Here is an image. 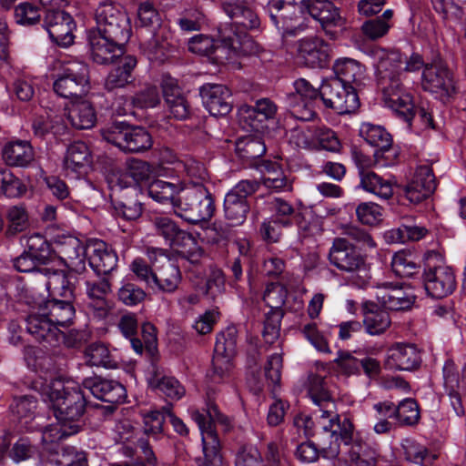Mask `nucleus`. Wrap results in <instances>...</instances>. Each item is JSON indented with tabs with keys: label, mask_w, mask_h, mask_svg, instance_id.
Masks as SVG:
<instances>
[{
	"label": "nucleus",
	"mask_w": 466,
	"mask_h": 466,
	"mask_svg": "<svg viewBox=\"0 0 466 466\" xmlns=\"http://www.w3.org/2000/svg\"><path fill=\"white\" fill-rule=\"evenodd\" d=\"M360 136L370 146L377 147L374 157L380 167L396 164L400 155L399 148L393 146L391 135L382 126L363 123L360 127Z\"/></svg>",
	"instance_id": "9"
},
{
	"label": "nucleus",
	"mask_w": 466,
	"mask_h": 466,
	"mask_svg": "<svg viewBox=\"0 0 466 466\" xmlns=\"http://www.w3.org/2000/svg\"><path fill=\"white\" fill-rule=\"evenodd\" d=\"M391 268L396 276L407 278L416 272V263L412 260L411 255L405 251L395 253L391 259Z\"/></svg>",
	"instance_id": "61"
},
{
	"label": "nucleus",
	"mask_w": 466,
	"mask_h": 466,
	"mask_svg": "<svg viewBox=\"0 0 466 466\" xmlns=\"http://www.w3.org/2000/svg\"><path fill=\"white\" fill-rule=\"evenodd\" d=\"M436 178L428 165L417 167L411 181L405 187L404 193L410 203L418 204L430 198L436 189Z\"/></svg>",
	"instance_id": "23"
},
{
	"label": "nucleus",
	"mask_w": 466,
	"mask_h": 466,
	"mask_svg": "<svg viewBox=\"0 0 466 466\" xmlns=\"http://www.w3.org/2000/svg\"><path fill=\"white\" fill-rule=\"evenodd\" d=\"M82 384L95 398L105 402L118 404L127 398L125 387L114 380L95 376L86 378Z\"/></svg>",
	"instance_id": "24"
},
{
	"label": "nucleus",
	"mask_w": 466,
	"mask_h": 466,
	"mask_svg": "<svg viewBox=\"0 0 466 466\" xmlns=\"http://www.w3.org/2000/svg\"><path fill=\"white\" fill-rule=\"evenodd\" d=\"M375 296L378 301L390 310H406L411 308L416 297L410 289L399 284L384 282L377 287Z\"/></svg>",
	"instance_id": "21"
},
{
	"label": "nucleus",
	"mask_w": 466,
	"mask_h": 466,
	"mask_svg": "<svg viewBox=\"0 0 466 466\" xmlns=\"http://www.w3.org/2000/svg\"><path fill=\"white\" fill-rule=\"evenodd\" d=\"M56 420L67 421L70 424H80L86 407V398L78 385L67 383L62 390L56 389L51 393Z\"/></svg>",
	"instance_id": "6"
},
{
	"label": "nucleus",
	"mask_w": 466,
	"mask_h": 466,
	"mask_svg": "<svg viewBox=\"0 0 466 466\" xmlns=\"http://www.w3.org/2000/svg\"><path fill=\"white\" fill-rule=\"evenodd\" d=\"M308 394L318 407L313 411L316 420L315 435L321 447L322 458L338 459L341 453V443L349 446L353 441L355 426L349 417L340 420L336 404L327 390L324 379L316 374L309 377Z\"/></svg>",
	"instance_id": "1"
},
{
	"label": "nucleus",
	"mask_w": 466,
	"mask_h": 466,
	"mask_svg": "<svg viewBox=\"0 0 466 466\" xmlns=\"http://www.w3.org/2000/svg\"><path fill=\"white\" fill-rule=\"evenodd\" d=\"M356 216L361 224L376 225L382 219V208L373 202H362L356 208Z\"/></svg>",
	"instance_id": "64"
},
{
	"label": "nucleus",
	"mask_w": 466,
	"mask_h": 466,
	"mask_svg": "<svg viewBox=\"0 0 466 466\" xmlns=\"http://www.w3.org/2000/svg\"><path fill=\"white\" fill-rule=\"evenodd\" d=\"M278 106L269 98H261L256 101L254 106L241 107V119L248 123L250 129L259 131L264 127V123L273 119L277 114Z\"/></svg>",
	"instance_id": "28"
},
{
	"label": "nucleus",
	"mask_w": 466,
	"mask_h": 466,
	"mask_svg": "<svg viewBox=\"0 0 466 466\" xmlns=\"http://www.w3.org/2000/svg\"><path fill=\"white\" fill-rule=\"evenodd\" d=\"M374 66L382 86L383 103L404 121L410 123L413 116V101L400 80L402 73L403 57L397 50L378 48L373 51Z\"/></svg>",
	"instance_id": "2"
},
{
	"label": "nucleus",
	"mask_w": 466,
	"mask_h": 466,
	"mask_svg": "<svg viewBox=\"0 0 466 466\" xmlns=\"http://www.w3.org/2000/svg\"><path fill=\"white\" fill-rule=\"evenodd\" d=\"M55 92L64 98H81L88 91V67L82 62H70L53 85Z\"/></svg>",
	"instance_id": "10"
},
{
	"label": "nucleus",
	"mask_w": 466,
	"mask_h": 466,
	"mask_svg": "<svg viewBox=\"0 0 466 466\" xmlns=\"http://www.w3.org/2000/svg\"><path fill=\"white\" fill-rule=\"evenodd\" d=\"M199 94L210 115L226 116L232 110V93L227 86L207 83L200 86Z\"/></svg>",
	"instance_id": "20"
},
{
	"label": "nucleus",
	"mask_w": 466,
	"mask_h": 466,
	"mask_svg": "<svg viewBox=\"0 0 466 466\" xmlns=\"http://www.w3.org/2000/svg\"><path fill=\"white\" fill-rule=\"evenodd\" d=\"M44 26L57 46L67 47L74 43L76 25L70 14L61 9H49L45 15Z\"/></svg>",
	"instance_id": "15"
},
{
	"label": "nucleus",
	"mask_w": 466,
	"mask_h": 466,
	"mask_svg": "<svg viewBox=\"0 0 466 466\" xmlns=\"http://www.w3.org/2000/svg\"><path fill=\"white\" fill-rule=\"evenodd\" d=\"M317 100H298L294 96H287V104L291 116L301 121H310L317 116Z\"/></svg>",
	"instance_id": "51"
},
{
	"label": "nucleus",
	"mask_w": 466,
	"mask_h": 466,
	"mask_svg": "<svg viewBox=\"0 0 466 466\" xmlns=\"http://www.w3.org/2000/svg\"><path fill=\"white\" fill-rule=\"evenodd\" d=\"M26 330L36 340L46 342L51 347L60 345L63 331L54 325L53 322L42 312L30 313L26 319Z\"/></svg>",
	"instance_id": "25"
},
{
	"label": "nucleus",
	"mask_w": 466,
	"mask_h": 466,
	"mask_svg": "<svg viewBox=\"0 0 466 466\" xmlns=\"http://www.w3.org/2000/svg\"><path fill=\"white\" fill-rule=\"evenodd\" d=\"M329 56V44L320 37H305L297 42V60L306 66L323 67Z\"/></svg>",
	"instance_id": "18"
},
{
	"label": "nucleus",
	"mask_w": 466,
	"mask_h": 466,
	"mask_svg": "<svg viewBox=\"0 0 466 466\" xmlns=\"http://www.w3.org/2000/svg\"><path fill=\"white\" fill-rule=\"evenodd\" d=\"M177 216L192 224L207 221L215 212V202L208 189L199 182L182 187L174 202Z\"/></svg>",
	"instance_id": "4"
},
{
	"label": "nucleus",
	"mask_w": 466,
	"mask_h": 466,
	"mask_svg": "<svg viewBox=\"0 0 466 466\" xmlns=\"http://www.w3.org/2000/svg\"><path fill=\"white\" fill-rule=\"evenodd\" d=\"M118 66L114 68L106 79V87L108 90L124 87L132 81V72L137 66V60L132 55H126L117 60Z\"/></svg>",
	"instance_id": "40"
},
{
	"label": "nucleus",
	"mask_w": 466,
	"mask_h": 466,
	"mask_svg": "<svg viewBox=\"0 0 466 466\" xmlns=\"http://www.w3.org/2000/svg\"><path fill=\"white\" fill-rule=\"evenodd\" d=\"M403 447L406 459L420 466H430L437 459L436 454L416 441H407Z\"/></svg>",
	"instance_id": "55"
},
{
	"label": "nucleus",
	"mask_w": 466,
	"mask_h": 466,
	"mask_svg": "<svg viewBox=\"0 0 466 466\" xmlns=\"http://www.w3.org/2000/svg\"><path fill=\"white\" fill-rule=\"evenodd\" d=\"M130 35L114 36L110 33L90 30L88 44L93 61L99 65H108L125 56V44Z\"/></svg>",
	"instance_id": "8"
},
{
	"label": "nucleus",
	"mask_w": 466,
	"mask_h": 466,
	"mask_svg": "<svg viewBox=\"0 0 466 466\" xmlns=\"http://www.w3.org/2000/svg\"><path fill=\"white\" fill-rule=\"evenodd\" d=\"M55 251L76 272L85 269L87 247L73 236H58L55 238Z\"/></svg>",
	"instance_id": "22"
},
{
	"label": "nucleus",
	"mask_w": 466,
	"mask_h": 466,
	"mask_svg": "<svg viewBox=\"0 0 466 466\" xmlns=\"http://www.w3.org/2000/svg\"><path fill=\"white\" fill-rule=\"evenodd\" d=\"M423 283L427 294L438 299L451 295L457 285L453 269L446 265L428 266L423 273Z\"/></svg>",
	"instance_id": "17"
},
{
	"label": "nucleus",
	"mask_w": 466,
	"mask_h": 466,
	"mask_svg": "<svg viewBox=\"0 0 466 466\" xmlns=\"http://www.w3.org/2000/svg\"><path fill=\"white\" fill-rule=\"evenodd\" d=\"M181 188L182 187L179 184L156 179L149 183L147 194L158 203L165 204L169 202L174 207V202L177 200Z\"/></svg>",
	"instance_id": "45"
},
{
	"label": "nucleus",
	"mask_w": 466,
	"mask_h": 466,
	"mask_svg": "<svg viewBox=\"0 0 466 466\" xmlns=\"http://www.w3.org/2000/svg\"><path fill=\"white\" fill-rule=\"evenodd\" d=\"M420 418L419 405L414 399H404L397 405L395 420L400 425L413 426L419 422Z\"/></svg>",
	"instance_id": "50"
},
{
	"label": "nucleus",
	"mask_w": 466,
	"mask_h": 466,
	"mask_svg": "<svg viewBox=\"0 0 466 466\" xmlns=\"http://www.w3.org/2000/svg\"><path fill=\"white\" fill-rule=\"evenodd\" d=\"M288 289L279 283H270L266 287L263 300L272 312H283Z\"/></svg>",
	"instance_id": "54"
},
{
	"label": "nucleus",
	"mask_w": 466,
	"mask_h": 466,
	"mask_svg": "<svg viewBox=\"0 0 466 466\" xmlns=\"http://www.w3.org/2000/svg\"><path fill=\"white\" fill-rule=\"evenodd\" d=\"M14 18L16 24L29 26L40 21L41 14L39 9L31 3H20L15 7Z\"/></svg>",
	"instance_id": "58"
},
{
	"label": "nucleus",
	"mask_w": 466,
	"mask_h": 466,
	"mask_svg": "<svg viewBox=\"0 0 466 466\" xmlns=\"http://www.w3.org/2000/svg\"><path fill=\"white\" fill-rule=\"evenodd\" d=\"M335 81L345 86H353L355 90L364 77V67L357 60L348 57L339 58L333 65Z\"/></svg>",
	"instance_id": "37"
},
{
	"label": "nucleus",
	"mask_w": 466,
	"mask_h": 466,
	"mask_svg": "<svg viewBox=\"0 0 466 466\" xmlns=\"http://www.w3.org/2000/svg\"><path fill=\"white\" fill-rule=\"evenodd\" d=\"M443 389L450 400V404L455 414L459 417L465 415V407L462 393L466 389V361L460 370L454 360L447 359L442 367Z\"/></svg>",
	"instance_id": "13"
},
{
	"label": "nucleus",
	"mask_w": 466,
	"mask_h": 466,
	"mask_svg": "<svg viewBox=\"0 0 466 466\" xmlns=\"http://www.w3.org/2000/svg\"><path fill=\"white\" fill-rule=\"evenodd\" d=\"M331 265L339 270L356 273L366 269L365 258L346 238H336L329 252Z\"/></svg>",
	"instance_id": "16"
},
{
	"label": "nucleus",
	"mask_w": 466,
	"mask_h": 466,
	"mask_svg": "<svg viewBox=\"0 0 466 466\" xmlns=\"http://www.w3.org/2000/svg\"><path fill=\"white\" fill-rule=\"evenodd\" d=\"M39 311H42L56 327L68 325L76 312L70 299H58L56 298L48 299L44 304H41Z\"/></svg>",
	"instance_id": "35"
},
{
	"label": "nucleus",
	"mask_w": 466,
	"mask_h": 466,
	"mask_svg": "<svg viewBox=\"0 0 466 466\" xmlns=\"http://www.w3.org/2000/svg\"><path fill=\"white\" fill-rule=\"evenodd\" d=\"M152 224L157 235L162 237L169 247H181L186 240L191 239V235L179 228L168 217L157 216L152 219Z\"/></svg>",
	"instance_id": "33"
},
{
	"label": "nucleus",
	"mask_w": 466,
	"mask_h": 466,
	"mask_svg": "<svg viewBox=\"0 0 466 466\" xmlns=\"http://www.w3.org/2000/svg\"><path fill=\"white\" fill-rule=\"evenodd\" d=\"M86 361L89 366L103 367L105 369H116L117 360L111 354L108 348L102 343H93L85 350Z\"/></svg>",
	"instance_id": "46"
},
{
	"label": "nucleus",
	"mask_w": 466,
	"mask_h": 466,
	"mask_svg": "<svg viewBox=\"0 0 466 466\" xmlns=\"http://www.w3.org/2000/svg\"><path fill=\"white\" fill-rule=\"evenodd\" d=\"M188 49L192 53L209 56L216 63H224L232 59L235 55H238L228 43H218L206 35H198L191 37L188 41Z\"/></svg>",
	"instance_id": "26"
},
{
	"label": "nucleus",
	"mask_w": 466,
	"mask_h": 466,
	"mask_svg": "<svg viewBox=\"0 0 466 466\" xmlns=\"http://www.w3.org/2000/svg\"><path fill=\"white\" fill-rule=\"evenodd\" d=\"M272 217L280 220L284 226H291L296 216V209L293 205L282 198H274L270 201Z\"/></svg>",
	"instance_id": "59"
},
{
	"label": "nucleus",
	"mask_w": 466,
	"mask_h": 466,
	"mask_svg": "<svg viewBox=\"0 0 466 466\" xmlns=\"http://www.w3.org/2000/svg\"><path fill=\"white\" fill-rule=\"evenodd\" d=\"M147 381L151 389L158 390L173 400H180L186 393L184 386L175 377L158 371H155Z\"/></svg>",
	"instance_id": "42"
},
{
	"label": "nucleus",
	"mask_w": 466,
	"mask_h": 466,
	"mask_svg": "<svg viewBox=\"0 0 466 466\" xmlns=\"http://www.w3.org/2000/svg\"><path fill=\"white\" fill-rule=\"evenodd\" d=\"M420 356L413 345L397 343L389 349L386 366L391 370H412L419 367Z\"/></svg>",
	"instance_id": "29"
},
{
	"label": "nucleus",
	"mask_w": 466,
	"mask_h": 466,
	"mask_svg": "<svg viewBox=\"0 0 466 466\" xmlns=\"http://www.w3.org/2000/svg\"><path fill=\"white\" fill-rule=\"evenodd\" d=\"M236 351L237 329L235 328H228L225 331L218 334L215 344V353L234 357Z\"/></svg>",
	"instance_id": "62"
},
{
	"label": "nucleus",
	"mask_w": 466,
	"mask_h": 466,
	"mask_svg": "<svg viewBox=\"0 0 466 466\" xmlns=\"http://www.w3.org/2000/svg\"><path fill=\"white\" fill-rule=\"evenodd\" d=\"M89 266L97 275H106L117 266L116 253L102 240H96L87 246Z\"/></svg>",
	"instance_id": "27"
},
{
	"label": "nucleus",
	"mask_w": 466,
	"mask_h": 466,
	"mask_svg": "<svg viewBox=\"0 0 466 466\" xmlns=\"http://www.w3.org/2000/svg\"><path fill=\"white\" fill-rule=\"evenodd\" d=\"M42 270L46 277V288L52 299L60 297L62 299H70L73 298V286L64 270L46 268Z\"/></svg>",
	"instance_id": "39"
},
{
	"label": "nucleus",
	"mask_w": 466,
	"mask_h": 466,
	"mask_svg": "<svg viewBox=\"0 0 466 466\" xmlns=\"http://www.w3.org/2000/svg\"><path fill=\"white\" fill-rule=\"evenodd\" d=\"M236 153L246 160H254L266 153L264 142L258 137H245L236 141Z\"/></svg>",
	"instance_id": "49"
},
{
	"label": "nucleus",
	"mask_w": 466,
	"mask_h": 466,
	"mask_svg": "<svg viewBox=\"0 0 466 466\" xmlns=\"http://www.w3.org/2000/svg\"><path fill=\"white\" fill-rule=\"evenodd\" d=\"M181 279L179 268L170 258H165V261L156 268L153 287L164 293H174Z\"/></svg>",
	"instance_id": "36"
},
{
	"label": "nucleus",
	"mask_w": 466,
	"mask_h": 466,
	"mask_svg": "<svg viewBox=\"0 0 466 466\" xmlns=\"http://www.w3.org/2000/svg\"><path fill=\"white\" fill-rule=\"evenodd\" d=\"M363 326L368 334H383L391 325L390 314L370 301L362 303Z\"/></svg>",
	"instance_id": "32"
},
{
	"label": "nucleus",
	"mask_w": 466,
	"mask_h": 466,
	"mask_svg": "<svg viewBox=\"0 0 466 466\" xmlns=\"http://www.w3.org/2000/svg\"><path fill=\"white\" fill-rule=\"evenodd\" d=\"M123 151L137 153L147 150L152 146L150 134L141 127H129Z\"/></svg>",
	"instance_id": "48"
},
{
	"label": "nucleus",
	"mask_w": 466,
	"mask_h": 466,
	"mask_svg": "<svg viewBox=\"0 0 466 466\" xmlns=\"http://www.w3.org/2000/svg\"><path fill=\"white\" fill-rule=\"evenodd\" d=\"M1 191L8 198H19L26 191L25 185L10 171H4L0 178Z\"/></svg>",
	"instance_id": "63"
},
{
	"label": "nucleus",
	"mask_w": 466,
	"mask_h": 466,
	"mask_svg": "<svg viewBox=\"0 0 466 466\" xmlns=\"http://www.w3.org/2000/svg\"><path fill=\"white\" fill-rule=\"evenodd\" d=\"M67 119L76 129H89L96 122L94 106L86 100L74 102L67 110Z\"/></svg>",
	"instance_id": "38"
},
{
	"label": "nucleus",
	"mask_w": 466,
	"mask_h": 466,
	"mask_svg": "<svg viewBox=\"0 0 466 466\" xmlns=\"http://www.w3.org/2000/svg\"><path fill=\"white\" fill-rule=\"evenodd\" d=\"M2 157L9 166L25 167L35 160V151L30 142L17 139L5 145Z\"/></svg>",
	"instance_id": "34"
},
{
	"label": "nucleus",
	"mask_w": 466,
	"mask_h": 466,
	"mask_svg": "<svg viewBox=\"0 0 466 466\" xmlns=\"http://www.w3.org/2000/svg\"><path fill=\"white\" fill-rule=\"evenodd\" d=\"M86 291L88 299L87 308L98 318H104L108 311L106 295L111 291V284L106 278L96 281H86Z\"/></svg>",
	"instance_id": "31"
},
{
	"label": "nucleus",
	"mask_w": 466,
	"mask_h": 466,
	"mask_svg": "<svg viewBox=\"0 0 466 466\" xmlns=\"http://www.w3.org/2000/svg\"><path fill=\"white\" fill-rule=\"evenodd\" d=\"M190 416L198 427L202 441L204 456L197 460L198 466H221L220 442L214 424L218 422L228 429L230 424L228 417L218 410L217 404L209 398L202 411L192 410Z\"/></svg>",
	"instance_id": "3"
},
{
	"label": "nucleus",
	"mask_w": 466,
	"mask_h": 466,
	"mask_svg": "<svg viewBox=\"0 0 466 466\" xmlns=\"http://www.w3.org/2000/svg\"><path fill=\"white\" fill-rule=\"evenodd\" d=\"M145 290L135 283L124 279L117 290V298L126 306H137L146 299Z\"/></svg>",
	"instance_id": "56"
},
{
	"label": "nucleus",
	"mask_w": 466,
	"mask_h": 466,
	"mask_svg": "<svg viewBox=\"0 0 466 466\" xmlns=\"http://www.w3.org/2000/svg\"><path fill=\"white\" fill-rule=\"evenodd\" d=\"M421 88L437 98L447 101L457 92L454 75L441 58L433 59L421 72Z\"/></svg>",
	"instance_id": "5"
},
{
	"label": "nucleus",
	"mask_w": 466,
	"mask_h": 466,
	"mask_svg": "<svg viewBox=\"0 0 466 466\" xmlns=\"http://www.w3.org/2000/svg\"><path fill=\"white\" fill-rule=\"evenodd\" d=\"M360 187L381 199H390L393 196V184L374 171L362 173L360 177Z\"/></svg>",
	"instance_id": "43"
},
{
	"label": "nucleus",
	"mask_w": 466,
	"mask_h": 466,
	"mask_svg": "<svg viewBox=\"0 0 466 466\" xmlns=\"http://www.w3.org/2000/svg\"><path fill=\"white\" fill-rule=\"evenodd\" d=\"M81 429V424H70L67 421L57 420L56 423L50 424L42 431L41 441L43 444L56 443L64 439L76 434Z\"/></svg>",
	"instance_id": "47"
},
{
	"label": "nucleus",
	"mask_w": 466,
	"mask_h": 466,
	"mask_svg": "<svg viewBox=\"0 0 466 466\" xmlns=\"http://www.w3.org/2000/svg\"><path fill=\"white\" fill-rule=\"evenodd\" d=\"M324 106L338 114H350L360 106V100L353 86H345L340 81L323 82L319 88Z\"/></svg>",
	"instance_id": "11"
},
{
	"label": "nucleus",
	"mask_w": 466,
	"mask_h": 466,
	"mask_svg": "<svg viewBox=\"0 0 466 466\" xmlns=\"http://www.w3.org/2000/svg\"><path fill=\"white\" fill-rule=\"evenodd\" d=\"M8 227L6 234L14 236L24 231L28 226V216L25 208L21 206L11 207L7 211Z\"/></svg>",
	"instance_id": "60"
},
{
	"label": "nucleus",
	"mask_w": 466,
	"mask_h": 466,
	"mask_svg": "<svg viewBox=\"0 0 466 466\" xmlns=\"http://www.w3.org/2000/svg\"><path fill=\"white\" fill-rule=\"evenodd\" d=\"M92 163V157L87 145L77 141L72 143L66 150L64 165L66 169L82 173Z\"/></svg>",
	"instance_id": "41"
},
{
	"label": "nucleus",
	"mask_w": 466,
	"mask_h": 466,
	"mask_svg": "<svg viewBox=\"0 0 466 466\" xmlns=\"http://www.w3.org/2000/svg\"><path fill=\"white\" fill-rule=\"evenodd\" d=\"M258 184L255 180H241L231 188L224 198V214L231 226H239L249 210L248 197L257 191Z\"/></svg>",
	"instance_id": "12"
},
{
	"label": "nucleus",
	"mask_w": 466,
	"mask_h": 466,
	"mask_svg": "<svg viewBox=\"0 0 466 466\" xmlns=\"http://www.w3.org/2000/svg\"><path fill=\"white\" fill-rule=\"evenodd\" d=\"M32 128L35 136L43 137L48 133L55 135L61 133L65 129L62 116H40L34 119Z\"/></svg>",
	"instance_id": "52"
},
{
	"label": "nucleus",
	"mask_w": 466,
	"mask_h": 466,
	"mask_svg": "<svg viewBox=\"0 0 466 466\" xmlns=\"http://www.w3.org/2000/svg\"><path fill=\"white\" fill-rule=\"evenodd\" d=\"M96 28L95 31L110 33L114 36L130 35L128 17L112 1L99 3L95 10Z\"/></svg>",
	"instance_id": "14"
},
{
	"label": "nucleus",
	"mask_w": 466,
	"mask_h": 466,
	"mask_svg": "<svg viewBox=\"0 0 466 466\" xmlns=\"http://www.w3.org/2000/svg\"><path fill=\"white\" fill-rule=\"evenodd\" d=\"M262 184L269 189L279 191H290L291 181L285 175L279 164L267 162L262 171Z\"/></svg>",
	"instance_id": "44"
},
{
	"label": "nucleus",
	"mask_w": 466,
	"mask_h": 466,
	"mask_svg": "<svg viewBox=\"0 0 466 466\" xmlns=\"http://www.w3.org/2000/svg\"><path fill=\"white\" fill-rule=\"evenodd\" d=\"M266 12L277 29L285 35H296L305 28L303 8L288 0H270Z\"/></svg>",
	"instance_id": "7"
},
{
	"label": "nucleus",
	"mask_w": 466,
	"mask_h": 466,
	"mask_svg": "<svg viewBox=\"0 0 466 466\" xmlns=\"http://www.w3.org/2000/svg\"><path fill=\"white\" fill-rule=\"evenodd\" d=\"M154 167L147 162L131 158L127 161L126 170L123 172L114 173L109 183L111 187H118L124 189L137 186L140 183L147 182L154 175Z\"/></svg>",
	"instance_id": "19"
},
{
	"label": "nucleus",
	"mask_w": 466,
	"mask_h": 466,
	"mask_svg": "<svg viewBox=\"0 0 466 466\" xmlns=\"http://www.w3.org/2000/svg\"><path fill=\"white\" fill-rule=\"evenodd\" d=\"M348 455L347 461L353 466H376L379 460V451L375 446L366 443L359 433L354 431L353 441L349 446H344Z\"/></svg>",
	"instance_id": "30"
},
{
	"label": "nucleus",
	"mask_w": 466,
	"mask_h": 466,
	"mask_svg": "<svg viewBox=\"0 0 466 466\" xmlns=\"http://www.w3.org/2000/svg\"><path fill=\"white\" fill-rule=\"evenodd\" d=\"M6 90L11 98L24 102L31 100L35 94L33 81L26 76L15 77L11 83L6 85Z\"/></svg>",
	"instance_id": "53"
},
{
	"label": "nucleus",
	"mask_w": 466,
	"mask_h": 466,
	"mask_svg": "<svg viewBox=\"0 0 466 466\" xmlns=\"http://www.w3.org/2000/svg\"><path fill=\"white\" fill-rule=\"evenodd\" d=\"M129 127L124 122H114L102 128L101 135L106 141L123 150Z\"/></svg>",
	"instance_id": "57"
}]
</instances>
